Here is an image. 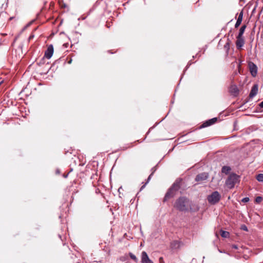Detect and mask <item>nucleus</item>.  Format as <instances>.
I'll use <instances>...</instances> for the list:
<instances>
[{"mask_svg":"<svg viewBox=\"0 0 263 263\" xmlns=\"http://www.w3.org/2000/svg\"><path fill=\"white\" fill-rule=\"evenodd\" d=\"M230 44L229 43H227L224 45V48H226L227 50L229 49Z\"/></svg>","mask_w":263,"mask_h":263,"instance_id":"b1692460","label":"nucleus"},{"mask_svg":"<svg viewBox=\"0 0 263 263\" xmlns=\"http://www.w3.org/2000/svg\"><path fill=\"white\" fill-rule=\"evenodd\" d=\"M246 27H247V26L246 25H243L240 27L239 31V33L237 37H243L242 35H243V34L244 33V32L245 31Z\"/></svg>","mask_w":263,"mask_h":263,"instance_id":"ddd939ff","label":"nucleus"},{"mask_svg":"<svg viewBox=\"0 0 263 263\" xmlns=\"http://www.w3.org/2000/svg\"><path fill=\"white\" fill-rule=\"evenodd\" d=\"M122 189V187H120V188L119 189L118 191H119L120 190V189Z\"/></svg>","mask_w":263,"mask_h":263,"instance_id":"c85d7f7f","label":"nucleus"},{"mask_svg":"<svg viewBox=\"0 0 263 263\" xmlns=\"http://www.w3.org/2000/svg\"><path fill=\"white\" fill-rule=\"evenodd\" d=\"M34 37V35H31L29 37V40H31L32 39H33Z\"/></svg>","mask_w":263,"mask_h":263,"instance_id":"393cba45","label":"nucleus"},{"mask_svg":"<svg viewBox=\"0 0 263 263\" xmlns=\"http://www.w3.org/2000/svg\"><path fill=\"white\" fill-rule=\"evenodd\" d=\"M13 18H14V17H10L9 18V20H10H10H12V19H13Z\"/></svg>","mask_w":263,"mask_h":263,"instance_id":"cd10ccee","label":"nucleus"},{"mask_svg":"<svg viewBox=\"0 0 263 263\" xmlns=\"http://www.w3.org/2000/svg\"><path fill=\"white\" fill-rule=\"evenodd\" d=\"M245 44V41L243 37H237V40L236 42V47L238 49L240 48L243 46Z\"/></svg>","mask_w":263,"mask_h":263,"instance_id":"9b49d317","label":"nucleus"},{"mask_svg":"<svg viewBox=\"0 0 263 263\" xmlns=\"http://www.w3.org/2000/svg\"><path fill=\"white\" fill-rule=\"evenodd\" d=\"M221 198V195L218 191L213 192L211 195H209L207 199L211 204H215L218 203Z\"/></svg>","mask_w":263,"mask_h":263,"instance_id":"20e7f679","label":"nucleus"},{"mask_svg":"<svg viewBox=\"0 0 263 263\" xmlns=\"http://www.w3.org/2000/svg\"><path fill=\"white\" fill-rule=\"evenodd\" d=\"M129 255L130 257L133 260H134L136 262H138V258H137V257L134 254H133L132 253H129Z\"/></svg>","mask_w":263,"mask_h":263,"instance_id":"6ab92c4d","label":"nucleus"},{"mask_svg":"<svg viewBox=\"0 0 263 263\" xmlns=\"http://www.w3.org/2000/svg\"><path fill=\"white\" fill-rule=\"evenodd\" d=\"M243 14V11H241L239 13L238 17L237 20V21H236V22L235 23V28L238 27L240 26V25L241 24L242 20Z\"/></svg>","mask_w":263,"mask_h":263,"instance_id":"f8f14e48","label":"nucleus"},{"mask_svg":"<svg viewBox=\"0 0 263 263\" xmlns=\"http://www.w3.org/2000/svg\"><path fill=\"white\" fill-rule=\"evenodd\" d=\"M262 200V197L261 196H257L256 198H255V202L256 203H260Z\"/></svg>","mask_w":263,"mask_h":263,"instance_id":"aec40b11","label":"nucleus"},{"mask_svg":"<svg viewBox=\"0 0 263 263\" xmlns=\"http://www.w3.org/2000/svg\"><path fill=\"white\" fill-rule=\"evenodd\" d=\"M240 181V176L235 173L231 174L226 181V185L229 189H233L236 183H239Z\"/></svg>","mask_w":263,"mask_h":263,"instance_id":"7ed1b4c3","label":"nucleus"},{"mask_svg":"<svg viewBox=\"0 0 263 263\" xmlns=\"http://www.w3.org/2000/svg\"><path fill=\"white\" fill-rule=\"evenodd\" d=\"M259 106L263 108V101L259 104Z\"/></svg>","mask_w":263,"mask_h":263,"instance_id":"a878e982","label":"nucleus"},{"mask_svg":"<svg viewBox=\"0 0 263 263\" xmlns=\"http://www.w3.org/2000/svg\"><path fill=\"white\" fill-rule=\"evenodd\" d=\"M241 229H242L245 231H248L247 227L245 224H243L241 226Z\"/></svg>","mask_w":263,"mask_h":263,"instance_id":"4be33fe9","label":"nucleus"},{"mask_svg":"<svg viewBox=\"0 0 263 263\" xmlns=\"http://www.w3.org/2000/svg\"><path fill=\"white\" fill-rule=\"evenodd\" d=\"M257 180L259 182L263 181V174H259L256 177Z\"/></svg>","mask_w":263,"mask_h":263,"instance_id":"a211bd4d","label":"nucleus"},{"mask_svg":"<svg viewBox=\"0 0 263 263\" xmlns=\"http://www.w3.org/2000/svg\"><path fill=\"white\" fill-rule=\"evenodd\" d=\"M53 53V46L52 45L48 46L47 50L45 52L44 58L49 59L51 58Z\"/></svg>","mask_w":263,"mask_h":263,"instance_id":"423d86ee","label":"nucleus"},{"mask_svg":"<svg viewBox=\"0 0 263 263\" xmlns=\"http://www.w3.org/2000/svg\"><path fill=\"white\" fill-rule=\"evenodd\" d=\"M152 170H153V172L152 173H151V174L148 176L147 179V181L145 182V183L144 184H143L140 188V191L142 190L145 186L146 184L150 181V180L151 179V177L152 176H153L154 172L155 171V170H154V168H152Z\"/></svg>","mask_w":263,"mask_h":263,"instance_id":"dca6fc26","label":"nucleus"},{"mask_svg":"<svg viewBox=\"0 0 263 263\" xmlns=\"http://www.w3.org/2000/svg\"><path fill=\"white\" fill-rule=\"evenodd\" d=\"M249 201V198L248 197H245L241 201L243 202H248Z\"/></svg>","mask_w":263,"mask_h":263,"instance_id":"5701e85b","label":"nucleus"},{"mask_svg":"<svg viewBox=\"0 0 263 263\" xmlns=\"http://www.w3.org/2000/svg\"><path fill=\"white\" fill-rule=\"evenodd\" d=\"M249 67L251 75L253 77H256L257 73V66L253 62H250L249 63Z\"/></svg>","mask_w":263,"mask_h":263,"instance_id":"39448f33","label":"nucleus"},{"mask_svg":"<svg viewBox=\"0 0 263 263\" xmlns=\"http://www.w3.org/2000/svg\"><path fill=\"white\" fill-rule=\"evenodd\" d=\"M189 200L185 197H180L177 199L174 204V207L181 212H186L188 210Z\"/></svg>","mask_w":263,"mask_h":263,"instance_id":"f03ea898","label":"nucleus"},{"mask_svg":"<svg viewBox=\"0 0 263 263\" xmlns=\"http://www.w3.org/2000/svg\"><path fill=\"white\" fill-rule=\"evenodd\" d=\"M141 262L142 263H153L149 258L146 252L143 251L141 253Z\"/></svg>","mask_w":263,"mask_h":263,"instance_id":"6e6552de","label":"nucleus"},{"mask_svg":"<svg viewBox=\"0 0 263 263\" xmlns=\"http://www.w3.org/2000/svg\"><path fill=\"white\" fill-rule=\"evenodd\" d=\"M181 243V241L175 240L171 243V246L173 248L177 249L180 247Z\"/></svg>","mask_w":263,"mask_h":263,"instance_id":"4468645a","label":"nucleus"},{"mask_svg":"<svg viewBox=\"0 0 263 263\" xmlns=\"http://www.w3.org/2000/svg\"><path fill=\"white\" fill-rule=\"evenodd\" d=\"M231 170V168L229 166H223L221 169V172L225 174H228L229 173L230 171Z\"/></svg>","mask_w":263,"mask_h":263,"instance_id":"2eb2a0df","label":"nucleus"},{"mask_svg":"<svg viewBox=\"0 0 263 263\" xmlns=\"http://www.w3.org/2000/svg\"><path fill=\"white\" fill-rule=\"evenodd\" d=\"M231 89H233L234 90L233 92L235 93H238V89H237V88L236 87V86H234V87H232Z\"/></svg>","mask_w":263,"mask_h":263,"instance_id":"412c9836","label":"nucleus"},{"mask_svg":"<svg viewBox=\"0 0 263 263\" xmlns=\"http://www.w3.org/2000/svg\"><path fill=\"white\" fill-rule=\"evenodd\" d=\"M220 235L223 238H227L229 236L230 234L227 231L221 230Z\"/></svg>","mask_w":263,"mask_h":263,"instance_id":"f3484780","label":"nucleus"},{"mask_svg":"<svg viewBox=\"0 0 263 263\" xmlns=\"http://www.w3.org/2000/svg\"><path fill=\"white\" fill-rule=\"evenodd\" d=\"M181 179H177L171 187L166 192L165 197L164 198L163 201L165 202L168 199L174 197L176 195L178 191L180 188Z\"/></svg>","mask_w":263,"mask_h":263,"instance_id":"f257e3e1","label":"nucleus"},{"mask_svg":"<svg viewBox=\"0 0 263 263\" xmlns=\"http://www.w3.org/2000/svg\"><path fill=\"white\" fill-rule=\"evenodd\" d=\"M209 176V175L206 173H202L201 174H198L196 176L195 178V181L199 182V181H203L204 180H205L208 179Z\"/></svg>","mask_w":263,"mask_h":263,"instance_id":"0eeeda50","label":"nucleus"},{"mask_svg":"<svg viewBox=\"0 0 263 263\" xmlns=\"http://www.w3.org/2000/svg\"><path fill=\"white\" fill-rule=\"evenodd\" d=\"M258 86L257 84H254L249 94L250 98H252L257 95L258 92Z\"/></svg>","mask_w":263,"mask_h":263,"instance_id":"9d476101","label":"nucleus"},{"mask_svg":"<svg viewBox=\"0 0 263 263\" xmlns=\"http://www.w3.org/2000/svg\"><path fill=\"white\" fill-rule=\"evenodd\" d=\"M217 121L216 118H214L211 119H210L208 121H206L205 122H204L200 126L201 128H204L208 127L209 126H210L214 123H215V122Z\"/></svg>","mask_w":263,"mask_h":263,"instance_id":"1a4fd4ad","label":"nucleus"},{"mask_svg":"<svg viewBox=\"0 0 263 263\" xmlns=\"http://www.w3.org/2000/svg\"><path fill=\"white\" fill-rule=\"evenodd\" d=\"M232 248L237 249V247L236 245H234L232 246Z\"/></svg>","mask_w":263,"mask_h":263,"instance_id":"bb28decb","label":"nucleus"}]
</instances>
